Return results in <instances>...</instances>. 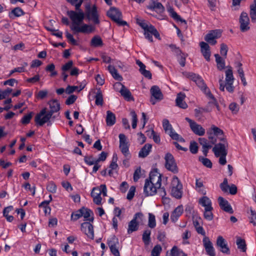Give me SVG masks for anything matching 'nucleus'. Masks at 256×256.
Here are the masks:
<instances>
[{
    "label": "nucleus",
    "instance_id": "obj_39",
    "mask_svg": "<svg viewBox=\"0 0 256 256\" xmlns=\"http://www.w3.org/2000/svg\"><path fill=\"white\" fill-rule=\"evenodd\" d=\"M250 16L252 22H256V0H254V4L250 6Z\"/></svg>",
    "mask_w": 256,
    "mask_h": 256
},
{
    "label": "nucleus",
    "instance_id": "obj_20",
    "mask_svg": "<svg viewBox=\"0 0 256 256\" xmlns=\"http://www.w3.org/2000/svg\"><path fill=\"white\" fill-rule=\"evenodd\" d=\"M202 242L206 254L209 256H216L214 248L209 238L204 236L202 240Z\"/></svg>",
    "mask_w": 256,
    "mask_h": 256
},
{
    "label": "nucleus",
    "instance_id": "obj_34",
    "mask_svg": "<svg viewBox=\"0 0 256 256\" xmlns=\"http://www.w3.org/2000/svg\"><path fill=\"white\" fill-rule=\"evenodd\" d=\"M103 42L101 38L98 36H94L91 40L90 46L93 47L101 46Z\"/></svg>",
    "mask_w": 256,
    "mask_h": 256
},
{
    "label": "nucleus",
    "instance_id": "obj_58",
    "mask_svg": "<svg viewBox=\"0 0 256 256\" xmlns=\"http://www.w3.org/2000/svg\"><path fill=\"white\" fill-rule=\"evenodd\" d=\"M162 250V248L160 245L157 244L155 246L152 250V256H159Z\"/></svg>",
    "mask_w": 256,
    "mask_h": 256
},
{
    "label": "nucleus",
    "instance_id": "obj_30",
    "mask_svg": "<svg viewBox=\"0 0 256 256\" xmlns=\"http://www.w3.org/2000/svg\"><path fill=\"white\" fill-rule=\"evenodd\" d=\"M80 209L82 210V216L84 217V218L90 222H92L94 220L93 216L94 213L92 211L88 208H84V207Z\"/></svg>",
    "mask_w": 256,
    "mask_h": 256
},
{
    "label": "nucleus",
    "instance_id": "obj_10",
    "mask_svg": "<svg viewBox=\"0 0 256 256\" xmlns=\"http://www.w3.org/2000/svg\"><path fill=\"white\" fill-rule=\"evenodd\" d=\"M160 188H162V187H158L152 182L146 180L144 186V192L146 196H152L156 194L158 190H160Z\"/></svg>",
    "mask_w": 256,
    "mask_h": 256
},
{
    "label": "nucleus",
    "instance_id": "obj_53",
    "mask_svg": "<svg viewBox=\"0 0 256 256\" xmlns=\"http://www.w3.org/2000/svg\"><path fill=\"white\" fill-rule=\"evenodd\" d=\"M198 144L195 141H192L190 143V150L192 154H196L198 152Z\"/></svg>",
    "mask_w": 256,
    "mask_h": 256
},
{
    "label": "nucleus",
    "instance_id": "obj_37",
    "mask_svg": "<svg viewBox=\"0 0 256 256\" xmlns=\"http://www.w3.org/2000/svg\"><path fill=\"white\" fill-rule=\"evenodd\" d=\"M248 218L250 220V222L252 224L255 226H256V212L253 210L251 208L250 209V211H248Z\"/></svg>",
    "mask_w": 256,
    "mask_h": 256
},
{
    "label": "nucleus",
    "instance_id": "obj_5",
    "mask_svg": "<svg viewBox=\"0 0 256 256\" xmlns=\"http://www.w3.org/2000/svg\"><path fill=\"white\" fill-rule=\"evenodd\" d=\"M85 17L88 20L92 21L95 24H98L100 23L99 15L97 10V7L96 5H93L91 6L90 4H88L86 6L84 18Z\"/></svg>",
    "mask_w": 256,
    "mask_h": 256
},
{
    "label": "nucleus",
    "instance_id": "obj_12",
    "mask_svg": "<svg viewBox=\"0 0 256 256\" xmlns=\"http://www.w3.org/2000/svg\"><path fill=\"white\" fill-rule=\"evenodd\" d=\"M119 87H120L119 92L126 100L134 101V97L132 96L131 92L124 84L119 82H116L114 84V88H118Z\"/></svg>",
    "mask_w": 256,
    "mask_h": 256
},
{
    "label": "nucleus",
    "instance_id": "obj_51",
    "mask_svg": "<svg viewBox=\"0 0 256 256\" xmlns=\"http://www.w3.org/2000/svg\"><path fill=\"white\" fill-rule=\"evenodd\" d=\"M82 210L80 209L75 212H72L71 214V220L76 221L82 216Z\"/></svg>",
    "mask_w": 256,
    "mask_h": 256
},
{
    "label": "nucleus",
    "instance_id": "obj_44",
    "mask_svg": "<svg viewBox=\"0 0 256 256\" xmlns=\"http://www.w3.org/2000/svg\"><path fill=\"white\" fill-rule=\"evenodd\" d=\"M226 82H234V76L232 68L230 66L226 72Z\"/></svg>",
    "mask_w": 256,
    "mask_h": 256
},
{
    "label": "nucleus",
    "instance_id": "obj_1",
    "mask_svg": "<svg viewBox=\"0 0 256 256\" xmlns=\"http://www.w3.org/2000/svg\"><path fill=\"white\" fill-rule=\"evenodd\" d=\"M82 2L83 0H78L77 2H74V4L72 5L74 6L76 11L70 10L66 12V14L72 20L70 30L74 34H89L95 30V27L91 24H83L80 26L84 19V12L80 9Z\"/></svg>",
    "mask_w": 256,
    "mask_h": 256
},
{
    "label": "nucleus",
    "instance_id": "obj_55",
    "mask_svg": "<svg viewBox=\"0 0 256 256\" xmlns=\"http://www.w3.org/2000/svg\"><path fill=\"white\" fill-rule=\"evenodd\" d=\"M210 130H212L214 134L216 136L224 135L222 130L214 125H212Z\"/></svg>",
    "mask_w": 256,
    "mask_h": 256
},
{
    "label": "nucleus",
    "instance_id": "obj_52",
    "mask_svg": "<svg viewBox=\"0 0 256 256\" xmlns=\"http://www.w3.org/2000/svg\"><path fill=\"white\" fill-rule=\"evenodd\" d=\"M158 192L160 194V195L162 197L163 203H168L170 202V198L166 196V193L165 188L164 187H162V188H160V190H158Z\"/></svg>",
    "mask_w": 256,
    "mask_h": 256
},
{
    "label": "nucleus",
    "instance_id": "obj_9",
    "mask_svg": "<svg viewBox=\"0 0 256 256\" xmlns=\"http://www.w3.org/2000/svg\"><path fill=\"white\" fill-rule=\"evenodd\" d=\"M164 159L166 168L174 174L178 173V169L173 156L170 153H167L165 156Z\"/></svg>",
    "mask_w": 256,
    "mask_h": 256
},
{
    "label": "nucleus",
    "instance_id": "obj_3",
    "mask_svg": "<svg viewBox=\"0 0 256 256\" xmlns=\"http://www.w3.org/2000/svg\"><path fill=\"white\" fill-rule=\"evenodd\" d=\"M206 134L208 136V140L204 138H200L198 139L200 144L202 146V152L204 155L206 156L208 150L212 148V144H216L217 139L210 129L207 130Z\"/></svg>",
    "mask_w": 256,
    "mask_h": 256
},
{
    "label": "nucleus",
    "instance_id": "obj_46",
    "mask_svg": "<svg viewBox=\"0 0 256 256\" xmlns=\"http://www.w3.org/2000/svg\"><path fill=\"white\" fill-rule=\"evenodd\" d=\"M46 70L50 72V76L53 77L58 74V72L55 70V65L54 64H48L46 68Z\"/></svg>",
    "mask_w": 256,
    "mask_h": 256
},
{
    "label": "nucleus",
    "instance_id": "obj_43",
    "mask_svg": "<svg viewBox=\"0 0 256 256\" xmlns=\"http://www.w3.org/2000/svg\"><path fill=\"white\" fill-rule=\"evenodd\" d=\"M96 104L97 106H102L103 104V96L100 89L98 90L95 96Z\"/></svg>",
    "mask_w": 256,
    "mask_h": 256
},
{
    "label": "nucleus",
    "instance_id": "obj_59",
    "mask_svg": "<svg viewBox=\"0 0 256 256\" xmlns=\"http://www.w3.org/2000/svg\"><path fill=\"white\" fill-rule=\"evenodd\" d=\"M48 94V91L46 90H40L36 94V98L38 100H43L47 96Z\"/></svg>",
    "mask_w": 256,
    "mask_h": 256
},
{
    "label": "nucleus",
    "instance_id": "obj_41",
    "mask_svg": "<svg viewBox=\"0 0 256 256\" xmlns=\"http://www.w3.org/2000/svg\"><path fill=\"white\" fill-rule=\"evenodd\" d=\"M236 243L238 249H240L242 252H246V245L244 240L238 238L236 240Z\"/></svg>",
    "mask_w": 256,
    "mask_h": 256
},
{
    "label": "nucleus",
    "instance_id": "obj_32",
    "mask_svg": "<svg viewBox=\"0 0 256 256\" xmlns=\"http://www.w3.org/2000/svg\"><path fill=\"white\" fill-rule=\"evenodd\" d=\"M25 14L23 10L20 7H16L12 10L9 12L8 16L11 18H14L15 17H20Z\"/></svg>",
    "mask_w": 256,
    "mask_h": 256
},
{
    "label": "nucleus",
    "instance_id": "obj_33",
    "mask_svg": "<svg viewBox=\"0 0 256 256\" xmlns=\"http://www.w3.org/2000/svg\"><path fill=\"white\" fill-rule=\"evenodd\" d=\"M108 70L116 80L118 81H122V77L118 72L117 70L114 66L111 65L108 66Z\"/></svg>",
    "mask_w": 256,
    "mask_h": 256
},
{
    "label": "nucleus",
    "instance_id": "obj_29",
    "mask_svg": "<svg viewBox=\"0 0 256 256\" xmlns=\"http://www.w3.org/2000/svg\"><path fill=\"white\" fill-rule=\"evenodd\" d=\"M152 146L150 144H146L138 152L140 158H144L147 156L151 151Z\"/></svg>",
    "mask_w": 256,
    "mask_h": 256
},
{
    "label": "nucleus",
    "instance_id": "obj_35",
    "mask_svg": "<svg viewBox=\"0 0 256 256\" xmlns=\"http://www.w3.org/2000/svg\"><path fill=\"white\" fill-rule=\"evenodd\" d=\"M216 62L217 64V68L220 70H222L225 68V61L218 54H215Z\"/></svg>",
    "mask_w": 256,
    "mask_h": 256
},
{
    "label": "nucleus",
    "instance_id": "obj_57",
    "mask_svg": "<svg viewBox=\"0 0 256 256\" xmlns=\"http://www.w3.org/2000/svg\"><path fill=\"white\" fill-rule=\"evenodd\" d=\"M162 126L166 132L168 134L170 130H173L172 125L170 124L168 120L164 119L162 122Z\"/></svg>",
    "mask_w": 256,
    "mask_h": 256
},
{
    "label": "nucleus",
    "instance_id": "obj_15",
    "mask_svg": "<svg viewBox=\"0 0 256 256\" xmlns=\"http://www.w3.org/2000/svg\"><path fill=\"white\" fill-rule=\"evenodd\" d=\"M150 92L152 96L150 98V102L152 104L154 105L156 103V100L160 101L163 99V94L158 86H153L151 87Z\"/></svg>",
    "mask_w": 256,
    "mask_h": 256
},
{
    "label": "nucleus",
    "instance_id": "obj_19",
    "mask_svg": "<svg viewBox=\"0 0 256 256\" xmlns=\"http://www.w3.org/2000/svg\"><path fill=\"white\" fill-rule=\"evenodd\" d=\"M228 146V144L226 142V146L225 144L218 143L216 144L215 146L212 148V151L216 157H218L220 156H226L228 154L226 147Z\"/></svg>",
    "mask_w": 256,
    "mask_h": 256
},
{
    "label": "nucleus",
    "instance_id": "obj_11",
    "mask_svg": "<svg viewBox=\"0 0 256 256\" xmlns=\"http://www.w3.org/2000/svg\"><path fill=\"white\" fill-rule=\"evenodd\" d=\"M107 244L114 256H120L118 251V239L114 235H113L108 240Z\"/></svg>",
    "mask_w": 256,
    "mask_h": 256
},
{
    "label": "nucleus",
    "instance_id": "obj_63",
    "mask_svg": "<svg viewBox=\"0 0 256 256\" xmlns=\"http://www.w3.org/2000/svg\"><path fill=\"white\" fill-rule=\"evenodd\" d=\"M229 108L234 114H237L239 110L238 106L235 102L231 103L229 106Z\"/></svg>",
    "mask_w": 256,
    "mask_h": 256
},
{
    "label": "nucleus",
    "instance_id": "obj_42",
    "mask_svg": "<svg viewBox=\"0 0 256 256\" xmlns=\"http://www.w3.org/2000/svg\"><path fill=\"white\" fill-rule=\"evenodd\" d=\"M198 202L202 206L204 207V208H208L209 206H212V202L210 198L206 196H202L199 200Z\"/></svg>",
    "mask_w": 256,
    "mask_h": 256
},
{
    "label": "nucleus",
    "instance_id": "obj_23",
    "mask_svg": "<svg viewBox=\"0 0 256 256\" xmlns=\"http://www.w3.org/2000/svg\"><path fill=\"white\" fill-rule=\"evenodd\" d=\"M195 82L196 85L201 89V90L209 98H214V96L210 92L209 88L207 87L204 80L200 76Z\"/></svg>",
    "mask_w": 256,
    "mask_h": 256
},
{
    "label": "nucleus",
    "instance_id": "obj_22",
    "mask_svg": "<svg viewBox=\"0 0 256 256\" xmlns=\"http://www.w3.org/2000/svg\"><path fill=\"white\" fill-rule=\"evenodd\" d=\"M218 200L221 209H222L224 212L230 214L234 213V210L232 208V207L227 200H225L222 196H219Z\"/></svg>",
    "mask_w": 256,
    "mask_h": 256
},
{
    "label": "nucleus",
    "instance_id": "obj_18",
    "mask_svg": "<svg viewBox=\"0 0 256 256\" xmlns=\"http://www.w3.org/2000/svg\"><path fill=\"white\" fill-rule=\"evenodd\" d=\"M146 180L152 182L158 187L161 186L162 174L158 172L157 168H154L152 170L149 174L148 178Z\"/></svg>",
    "mask_w": 256,
    "mask_h": 256
},
{
    "label": "nucleus",
    "instance_id": "obj_49",
    "mask_svg": "<svg viewBox=\"0 0 256 256\" xmlns=\"http://www.w3.org/2000/svg\"><path fill=\"white\" fill-rule=\"evenodd\" d=\"M146 132L147 135L150 137L152 136L153 140L156 143L159 144L160 142V136L157 135L153 130L151 131H147Z\"/></svg>",
    "mask_w": 256,
    "mask_h": 256
},
{
    "label": "nucleus",
    "instance_id": "obj_4",
    "mask_svg": "<svg viewBox=\"0 0 256 256\" xmlns=\"http://www.w3.org/2000/svg\"><path fill=\"white\" fill-rule=\"evenodd\" d=\"M138 25L144 30L145 38L150 42L153 41L152 35H154L156 38L160 39V35L157 30L151 24H148L144 20L137 22Z\"/></svg>",
    "mask_w": 256,
    "mask_h": 256
},
{
    "label": "nucleus",
    "instance_id": "obj_48",
    "mask_svg": "<svg viewBox=\"0 0 256 256\" xmlns=\"http://www.w3.org/2000/svg\"><path fill=\"white\" fill-rule=\"evenodd\" d=\"M199 160L203 164L204 166L208 168H212V164L210 160L208 158L200 156L198 158Z\"/></svg>",
    "mask_w": 256,
    "mask_h": 256
},
{
    "label": "nucleus",
    "instance_id": "obj_21",
    "mask_svg": "<svg viewBox=\"0 0 256 256\" xmlns=\"http://www.w3.org/2000/svg\"><path fill=\"white\" fill-rule=\"evenodd\" d=\"M81 230L88 238L94 239V231L93 226L90 222H84L81 224Z\"/></svg>",
    "mask_w": 256,
    "mask_h": 256
},
{
    "label": "nucleus",
    "instance_id": "obj_27",
    "mask_svg": "<svg viewBox=\"0 0 256 256\" xmlns=\"http://www.w3.org/2000/svg\"><path fill=\"white\" fill-rule=\"evenodd\" d=\"M73 64V62L72 60H69L68 62L62 66V80L64 82L66 81L67 78L68 77V74H66V72L70 70Z\"/></svg>",
    "mask_w": 256,
    "mask_h": 256
},
{
    "label": "nucleus",
    "instance_id": "obj_47",
    "mask_svg": "<svg viewBox=\"0 0 256 256\" xmlns=\"http://www.w3.org/2000/svg\"><path fill=\"white\" fill-rule=\"evenodd\" d=\"M148 226L151 228H154L156 226L155 216L152 213L148 214Z\"/></svg>",
    "mask_w": 256,
    "mask_h": 256
},
{
    "label": "nucleus",
    "instance_id": "obj_64",
    "mask_svg": "<svg viewBox=\"0 0 256 256\" xmlns=\"http://www.w3.org/2000/svg\"><path fill=\"white\" fill-rule=\"evenodd\" d=\"M166 256H179L178 249L177 246H174L170 250V252L166 253Z\"/></svg>",
    "mask_w": 256,
    "mask_h": 256
},
{
    "label": "nucleus",
    "instance_id": "obj_24",
    "mask_svg": "<svg viewBox=\"0 0 256 256\" xmlns=\"http://www.w3.org/2000/svg\"><path fill=\"white\" fill-rule=\"evenodd\" d=\"M200 46L201 52L203 56L207 61L209 62L210 60L211 53L210 51V47L208 44L204 42H202L200 43Z\"/></svg>",
    "mask_w": 256,
    "mask_h": 256
},
{
    "label": "nucleus",
    "instance_id": "obj_17",
    "mask_svg": "<svg viewBox=\"0 0 256 256\" xmlns=\"http://www.w3.org/2000/svg\"><path fill=\"white\" fill-rule=\"evenodd\" d=\"M148 9L154 11L158 14L163 13L165 10L163 5L158 0H150L146 6Z\"/></svg>",
    "mask_w": 256,
    "mask_h": 256
},
{
    "label": "nucleus",
    "instance_id": "obj_38",
    "mask_svg": "<svg viewBox=\"0 0 256 256\" xmlns=\"http://www.w3.org/2000/svg\"><path fill=\"white\" fill-rule=\"evenodd\" d=\"M213 208L212 206H209L208 208H204V216L205 219L208 220H212L214 218V216L212 212Z\"/></svg>",
    "mask_w": 256,
    "mask_h": 256
},
{
    "label": "nucleus",
    "instance_id": "obj_54",
    "mask_svg": "<svg viewBox=\"0 0 256 256\" xmlns=\"http://www.w3.org/2000/svg\"><path fill=\"white\" fill-rule=\"evenodd\" d=\"M96 158H94L92 156H85L84 158V162L88 166H92L96 162Z\"/></svg>",
    "mask_w": 256,
    "mask_h": 256
},
{
    "label": "nucleus",
    "instance_id": "obj_6",
    "mask_svg": "<svg viewBox=\"0 0 256 256\" xmlns=\"http://www.w3.org/2000/svg\"><path fill=\"white\" fill-rule=\"evenodd\" d=\"M106 15L114 22H116L119 26H127L126 22L122 20V14L120 10L115 8L112 7L107 12Z\"/></svg>",
    "mask_w": 256,
    "mask_h": 256
},
{
    "label": "nucleus",
    "instance_id": "obj_16",
    "mask_svg": "<svg viewBox=\"0 0 256 256\" xmlns=\"http://www.w3.org/2000/svg\"><path fill=\"white\" fill-rule=\"evenodd\" d=\"M216 246L220 252L223 254H230V250L225 239L221 236H218L216 241Z\"/></svg>",
    "mask_w": 256,
    "mask_h": 256
},
{
    "label": "nucleus",
    "instance_id": "obj_61",
    "mask_svg": "<svg viewBox=\"0 0 256 256\" xmlns=\"http://www.w3.org/2000/svg\"><path fill=\"white\" fill-rule=\"evenodd\" d=\"M117 160L118 158L116 154H114L112 161L109 166L110 168L114 170L117 168L118 167V165L116 164Z\"/></svg>",
    "mask_w": 256,
    "mask_h": 256
},
{
    "label": "nucleus",
    "instance_id": "obj_40",
    "mask_svg": "<svg viewBox=\"0 0 256 256\" xmlns=\"http://www.w3.org/2000/svg\"><path fill=\"white\" fill-rule=\"evenodd\" d=\"M120 148L122 154L126 158H130V154L129 152V144H120Z\"/></svg>",
    "mask_w": 256,
    "mask_h": 256
},
{
    "label": "nucleus",
    "instance_id": "obj_8",
    "mask_svg": "<svg viewBox=\"0 0 256 256\" xmlns=\"http://www.w3.org/2000/svg\"><path fill=\"white\" fill-rule=\"evenodd\" d=\"M176 182L177 184L172 186L171 195L176 199H180L182 195V185L176 176H174L173 178V185Z\"/></svg>",
    "mask_w": 256,
    "mask_h": 256
},
{
    "label": "nucleus",
    "instance_id": "obj_31",
    "mask_svg": "<svg viewBox=\"0 0 256 256\" xmlns=\"http://www.w3.org/2000/svg\"><path fill=\"white\" fill-rule=\"evenodd\" d=\"M106 123L108 126H112L116 122L115 114L110 110L106 112Z\"/></svg>",
    "mask_w": 256,
    "mask_h": 256
},
{
    "label": "nucleus",
    "instance_id": "obj_60",
    "mask_svg": "<svg viewBox=\"0 0 256 256\" xmlns=\"http://www.w3.org/2000/svg\"><path fill=\"white\" fill-rule=\"evenodd\" d=\"M240 22H243V23H250V19L248 16V15L247 13L245 12H242L240 16Z\"/></svg>",
    "mask_w": 256,
    "mask_h": 256
},
{
    "label": "nucleus",
    "instance_id": "obj_45",
    "mask_svg": "<svg viewBox=\"0 0 256 256\" xmlns=\"http://www.w3.org/2000/svg\"><path fill=\"white\" fill-rule=\"evenodd\" d=\"M151 232L149 230H146L142 234V240L145 244L148 245L150 244V236Z\"/></svg>",
    "mask_w": 256,
    "mask_h": 256
},
{
    "label": "nucleus",
    "instance_id": "obj_28",
    "mask_svg": "<svg viewBox=\"0 0 256 256\" xmlns=\"http://www.w3.org/2000/svg\"><path fill=\"white\" fill-rule=\"evenodd\" d=\"M168 11L170 14V15L174 20L176 21H180L184 23L185 27H186V22L184 20H183L181 17L177 14V13L174 10L172 6H169L167 8Z\"/></svg>",
    "mask_w": 256,
    "mask_h": 256
},
{
    "label": "nucleus",
    "instance_id": "obj_14",
    "mask_svg": "<svg viewBox=\"0 0 256 256\" xmlns=\"http://www.w3.org/2000/svg\"><path fill=\"white\" fill-rule=\"evenodd\" d=\"M185 120L189 123L190 126L194 134L199 136H202L204 134L205 130L201 125L198 124L196 122L188 118H186Z\"/></svg>",
    "mask_w": 256,
    "mask_h": 256
},
{
    "label": "nucleus",
    "instance_id": "obj_36",
    "mask_svg": "<svg viewBox=\"0 0 256 256\" xmlns=\"http://www.w3.org/2000/svg\"><path fill=\"white\" fill-rule=\"evenodd\" d=\"M212 108H210L208 104L204 108H198L194 110L196 117H200L203 112H208L212 110Z\"/></svg>",
    "mask_w": 256,
    "mask_h": 256
},
{
    "label": "nucleus",
    "instance_id": "obj_13",
    "mask_svg": "<svg viewBox=\"0 0 256 256\" xmlns=\"http://www.w3.org/2000/svg\"><path fill=\"white\" fill-rule=\"evenodd\" d=\"M222 36V31L220 30H210L204 36V40L212 45H215L216 44V38H220Z\"/></svg>",
    "mask_w": 256,
    "mask_h": 256
},
{
    "label": "nucleus",
    "instance_id": "obj_56",
    "mask_svg": "<svg viewBox=\"0 0 256 256\" xmlns=\"http://www.w3.org/2000/svg\"><path fill=\"white\" fill-rule=\"evenodd\" d=\"M130 114L132 116V128H136L137 126L138 118L134 110H132L130 112Z\"/></svg>",
    "mask_w": 256,
    "mask_h": 256
},
{
    "label": "nucleus",
    "instance_id": "obj_50",
    "mask_svg": "<svg viewBox=\"0 0 256 256\" xmlns=\"http://www.w3.org/2000/svg\"><path fill=\"white\" fill-rule=\"evenodd\" d=\"M34 115L32 112H30L28 114L24 115L21 120V122L24 124H27L30 122Z\"/></svg>",
    "mask_w": 256,
    "mask_h": 256
},
{
    "label": "nucleus",
    "instance_id": "obj_7",
    "mask_svg": "<svg viewBox=\"0 0 256 256\" xmlns=\"http://www.w3.org/2000/svg\"><path fill=\"white\" fill-rule=\"evenodd\" d=\"M143 218L144 214L141 212H137L134 215L132 220L128 224V234L138 230L140 222L137 221V220H140L142 221Z\"/></svg>",
    "mask_w": 256,
    "mask_h": 256
},
{
    "label": "nucleus",
    "instance_id": "obj_26",
    "mask_svg": "<svg viewBox=\"0 0 256 256\" xmlns=\"http://www.w3.org/2000/svg\"><path fill=\"white\" fill-rule=\"evenodd\" d=\"M186 95L180 92L177 94L176 98V106L180 108L186 109L188 108V104L184 101Z\"/></svg>",
    "mask_w": 256,
    "mask_h": 256
},
{
    "label": "nucleus",
    "instance_id": "obj_25",
    "mask_svg": "<svg viewBox=\"0 0 256 256\" xmlns=\"http://www.w3.org/2000/svg\"><path fill=\"white\" fill-rule=\"evenodd\" d=\"M183 206L182 205L177 206L172 212L170 216L171 221L173 222H176L183 213Z\"/></svg>",
    "mask_w": 256,
    "mask_h": 256
},
{
    "label": "nucleus",
    "instance_id": "obj_2",
    "mask_svg": "<svg viewBox=\"0 0 256 256\" xmlns=\"http://www.w3.org/2000/svg\"><path fill=\"white\" fill-rule=\"evenodd\" d=\"M48 104L50 106V110L47 112V108H44L36 116L34 121L37 126H42L45 123L50 122V118L54 119L55 116H52L53 114L60 110V104L56 100H50Z\"/></svg>",
    "mask_w": 256,
    "mask_h": 256
},
{
    "label": "nucleus",
    "instance_id": "obj_62",
    "mask_svg": "<svg viewBox=\"0 0 256 256\" xmlns=\"http://www.w3.org/2000/svg\"><path fill=\"white\" fill-rule=\"evenodd\" d=\"M46 189L48 192L52 193H55L56 190V186L54 182H51L47 185Z\"/></svg>",
    "mask_w": 256,
    "mask_h": 256
}]
</instances>
